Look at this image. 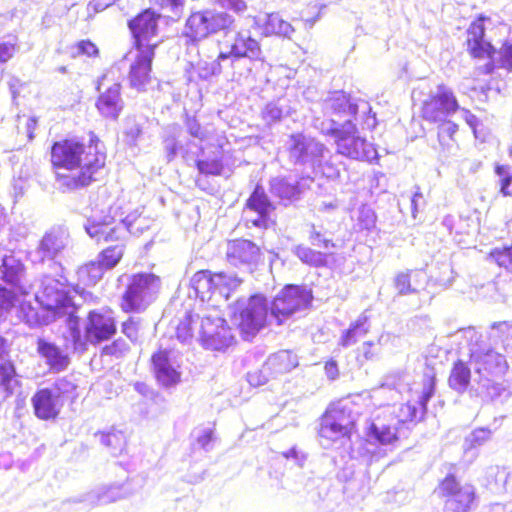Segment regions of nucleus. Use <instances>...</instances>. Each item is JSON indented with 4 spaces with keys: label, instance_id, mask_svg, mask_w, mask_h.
I'll use <instances>...</instances> for the list:
<instances>
[{
    "label": "nucleus",
    "instance_id": "f257e3e1",
    "mask_svg": "<svg viewBox=\"0 0 512 512\" xmlns=\"http://www.w3.org/2000/svg\"><path fill=\"white\" fill-rule=\"evenodd\" d=\"M324 118H316L314 127L334 139L337 153L354 160L372 161L377 158L373 144L361 137L352 116L360 109L370 112V104L356 100L342 91L333 92L322 103Z\"/></svg>",
    "mask_w": 512,
    "mask_h": 512
},
{
    "label": "nucleus",
    "instance_id": "f03ea898",
    "mask_svg": "<svg viewBox=\"0 0 512 512\" xmlns=\"http://www.w3.org/2000/svg\"><path fill=\"white\" fill-rule=\"evenodd\" d=\"M106 155L98 143L88 146L75 141L55 142L51 147V163L56 173L58 189L63 192L88 186L97 180L105 165Z\"/></svg>",
    "mask_w": 512,
    "mask_h": 512
},
{
    "label": "nucleus",
    "instance_id": "7ed1b4c3",
    "mask_svg": "<svg viewBox=\"0 0 512 512\" xmlns=\"http://www.w3.org/2000/svg\"><path fill=\"white\" fill-rule=\"evenodd\" d=\"M84 229L90 238L100 242H123L128 234L140 235L149 228L148 220L144 217L128 215L117 220L107 212H94L86 218Z\"/></svg>",
    "mask_w": 512,
    "mask_h": 512
},
{
    "label": "nucleus",
    "instance_id": "20e7f679",
    "mask_svg": "<svg viewBox=\"0 0 512 512\" xmlns=\"http://www.w3.org/2000/svg\"><path fill=\"white\" fill-rule=\"evenodd\" d=\"M453 342L459 349H468L470 364L478 378L502 375L508 368L505 357L491 348H486L481 343V335L474 327L458 330L451 335Z\"/></svg>",
    "mask_w": 512,
    "mask_h": 512
},
{
    "label": "nucleus",
    "instance_id": "39448f33",
    "mask_svg": "<svg viewBox=\"0 0 512 512\" xmlns=\"http://www.w3.org/2000/svg\"><path fill=\"white\" fill-rule=\"evenodd\" d=\"M67 280L45 278L43 289L36 294L37 303L43 305L57 318L63 315L68 316L70 336L74 342V349L82 346V335L78 327V318L75 316L77 310L70 296Z\"/></svg>",
    "mask_w": 512,
    "mask_h": 512
},
{
    "label": "nucleus",
    "instance_id": "423d86ee",
    "mask_svg": "<svg viewBox=\"0 0 512 512\" xmlns=\"http://www.w3.org/2000/svg\"><path fill=\"white\" fill-rule=\"evenodd\" d=\"M242 280L236 275L224 272L212 274L210 271L201 270L191 278V288L196 296L203 302H212L219 305L229 299L230 293L235 290Z\"/></svg>",
    "mask_w": 512,
    "mask_h": 512
},
{
    "label": "nucleus",
    "instance_id": "0eeeda50",
    "mask_svg": "<svg viewBox=\"0 0 512 512\" xmlns=\"http://www.w3.org/2000/svg\"><path fill=\"white\" fill-rule=\"evenodd\" d=\"M161 285L160 277L153 273H135L129 276L122 295V310L135 313L145 311L156 300Z\"/></svg>",
    "mask_w": 512,
    "mask_h": 512
},
{
    "label": "nucleus",
    "instance_id": "6e6552de",
    "mask_svg": "<svg viewBox=\"0 0 512 512\" xmlns=\"http://www.w3.org/2000/svg\"><path fill=\"white\" fill-rule=\"evenodd\" d=\"M231 317L244 339L254 337L267 323L269 307L262 295L239 299L231 308Z\"/></svg>",
    "mask_w": 512,
    "mask_h": 512
},
{
    "label": "nucleus",
    "instance_id": "1a4fd4ad",
    "mask_svg": "<svg viewBox=\"0 0 512 512\" xmlns=\"http://www.w3.org/2000/svg\"><path fill=\"white\" fill-rule=\"evenodd\" d=\"M286 148L290 162L313 172H321L330 153L324 144L302 133L290 135Z\"/></svg>",
    "mask_w": 512,
    "mask_h": 512
},
{
    "label": "nucleus",
    "instance_id": "9d476101",
    "mask_svg": "<svg viewBox=\"0 0 512 512\" xmlns=\"http://www.w3.org/2000/svg\"><path fill=\"white\" fill-rule=\"evenodd\" d=\"M354 421L346 405H330L320 418L318 434L321 445L329 448L334 443L349 438Z\"/></svg>",
    "mask_w": 512,
    "mask_h": 512
},
{
    "label": "nucleus",
    "instance_id": "9b49d317",
    "mask_svg": "<svg viewBox=\"0 0 512 512\" xmlns=\"http://www.w3.org/2000/svg\"><path fill=\"white\" fill-rule=\"evenodd\" d=\"M312 298V291L304 286H285L271 303L270 321L281 325L296 312L307 309Z\"/></svg>",
    "mask_w": 512,
    "mask_h": 512
},
{
    "label": "nucleus",
    "instance_id": "f8f14e48",
    "mask_svg": "<svg viewBox=\"0 0 512 512\" xmlns=\"http://www.w3.org/2000/svg\"><path fill=\"white\" fill-rule=\"evenodd\" d=\"M220 59L227 60L229 66L235 71L240 66L246 67L245 72H239V76L248 77L252 71L253 61H263L262 50L258 41L253 39L249 32H237L233 43L228 50H220Z\"/></svg>",
    "mask_w": 512,
    "mask_h": 512
},
{
    "label": "nucleus",
    "instance_id": "ddd939ff",
    "mask_svg": "<svg viewBox=\"0 0 512 512\" xmlns=\"http://www.w3.org/2000/svg\"><path fill=\"white\" fill-rule=\"evenodd\" d=\"M199 340L206 349L222 351L234 342V335L218 312L203 315L198 330Z\"/></svg>",
    "mask_w": 512,
    "mask_h": 512
},
{
    "label": "nucleus",
    "instance_id": "4468645a",
    "mask_svg": "<svg viewBox=\"0 0 512 512\" xmlns=\"http://www.w3.org/2000/svg\"><path fill=\"white\" fill-rule=\"evenodd\" d=\"M440 490L446 497L444 512H470L475 506V487L460 483L453 475L445 477L440 484Z\"/></svg>",
    "mask_w": 512,
    "mask_h": 512
},
{
    "label": "nucleus",
    "instance_id": "2eb2a0df",
    "mask_svg": "<svg viewBox=\"0 0 512 512\" xmlns=\"http://www.w3.org/2000/svg\"><path fill=\"white\" fill-rule=\"evenodd\" d=\"M154 56L153 45H146L144 48L131 50L125 55V59L130 61L128 82L131 88L138 92L146 90L147 85L151 81Z\"/></svg>",
    "mask_w": 512,
    "mask_h": 512
},
{
    "label": "nucleus",
    "instance_id": "dca6fc26",
    "mask_svg": "<svg viewBox=\"0 0 512 512\" xmlns=\"http://www.w3.org/2000/svg\"><path fill=\"white\" fill-rule=\"evenodd\" d=\"M459 108L453 91L445 85H439L429 99L424 101L422 116L430 122L444 121Z\"/></svg>",
    "mask_w": 512,
    "mask_h": 512
},
{
    "label": "nucleus",
    "instance_id": "f3484780",
    "mask_svg": "<svg viewBox=\"0 0 512 512\" xmlns=\"http://www.w3.org/2000/svg\"><path fill=\"white\" fill-rule=\"evenodd\" d=\"M116 333L113 311L110 309L91 310L85 325V340L91 344L110 339Z\"/></svg>",
    "mask_w": 512,
    "mask_h": 512
},
{
    "label": "nucleus",
    "instance_id": "a211bd4d",
    "mask_svg": "<svg viewBox=\"0 0 512 512\" xmlns=\"http://www.w3.org/2000/svg\"><path fill=\"white\" fill-rule=\"evenodd\" d=\"M69 338L72 339L70 335ZM82 342V346H79L77 350L85 349V341L83 339ZM36 350L39 356L44 359L49 369L56 373L67 369L70 364V350L76 351V349H74V342H72V348H70L67 343L57 345L56 343L41 337L36 341Z\"/></svg>",
    "mask_w": 512,
    "mask_h": 512
},
{
    "label": "nucleus",
    "instance_id": "6ab92c4d",
    "mask_svg": "<svg viewBox=\"0 0 512 512\" xmlns=\"http://www.w3.org/2000/svg\"><path fill=\"white\" fill-rule=\"evenodd\" d=\"M70 243L69 231L62 225L51 227L41 238L35 250L34 261L54 260Z\"/></svg>",
    "mask_w": 512,
    "mask_h": 512
},
{
    "label": "nucleus",
    "instance_id": "aec40b11",
    "mask_svg": "<svg viewBox=\"0 0 512 512\" xmlns=\"http://www.w3.org/2000/svg\"><path fill=\"white\" fill-rule=\"evenodd\" d=\"M226 256L228 262L236 267L251 270L261 258L258 245L247 239H235L227 244Z\"/></svg>",
    "mask_w": 512,
    "mask_h": 512
},
{
    "label": "nucleus",
    "instance_id": "412c9836",
    "mask_svg": "<svg viewBox=\"0 0 512 512\" xmlns=\"http://www.w3.org/2000/svg\"><path fill=\"white\" fill-rule=\"evenodd\" d=\"M130 481L123 483H112L102 485L90 491L83 496L79 502H84L88 506L106 505L112 502L125 499L135 493Z\"/></svg>",
    "mask_w": 512,
    "mask_h": 512
},
{
    "label": "nucleus",
    "instance_id": "4be33fe9",
    "mask_svg": "<svg viewBox=\"0 0 512 512\" xmlns=\"http://www.w3.org/2000/svg\"><path fill=\"white\" fill-rule=\"evenodd\" d=\"M162 146L168 163L177 156L188 159L191 147H198L194 142L186 139L181 127L177 124L169 125L165 128L162 136Z\"/></svg>",
    "mask_w": 512,
    "mask_h": 512
},
{
    "label": "nucleus",
    "instance_id": "5701e85b",
    "mask_svg": "<svg viewBox=\"0 0 512 512\" xmlns=\"http://www.w3.org/2000/svg\"><path fill=\"white\" fill-rule=\"evenodd\" d=\"M157 20V15L147 9L128 22L134 38L135 49L144 48L146 45L156 47V43H151V38L156 35Z\"/></svg>",
    "mask_w": 512,
    "mask_h": 512
},
{
    "label": "nucleus",
    "instance_id": "b1692460",
    "mask_svg": "<svg viewBox=\"0 0 512 512\" xmlns=\"http://www.w3.org/2000/svg\"><path fill=\"white\" fill-rule=\"evenodd\" d=\"M31 403L35 416L46 421L56 419L64 405V401L48 387L37 390Z\"/></svg>",
    "mask_w": 512,
    "mask_h": 512
},
{
    "label": "nucleus",
    "instance_id": "393cba45",
    "mask_svg": "<svg viewBox=\"0 0 512 512\" xmlns=\"http://www.w3.org/2000/svg\"><path fill=\"white\" fill-rule=\"evenodd\" d=\"M96 107L105 118L116 120L124 107L120 83H114L101 93L97 99Z\"/></svg>",
    "mask_w": 512,
    "mask_h": 512
},
{
    "label": "nucleus",
    "instance_id": "a878e982",
    "mask_svg": "<svg viewBox=\"0 0 512 512\" xmlns=\"http://www.w3.org/2000/svg\"><path fill=\"white\" fill-rule=\"evenodd\" d=\"M248 212H255L256 218L248 219L255 227H264L267 224L270 211L274 208L262 186L256 185L254 191L247 200Z\"/></svg>",
    "mask_w": 512,
    "mask_h": 512
},
{
    "label": "nucleus",
    "instance_id": "bb28decb",
    "mask_svg": "<svg viewBox=\"0 0 512 512\" xmlns=\"http://www.w3.org/2000/svg\"><path fill=\"white\" fill-rule=\"evenodd\" d=\"M311 177L302 178L299 181L286 178H274L270 182V192L281 200L293 201L299 199L308 183L312 182Z\"/></svg>",
    "mask_w": 512,
    "mask_h": 512
},
{
    "label": "nucleus",
    "instance_id": "cd10ccee",
    "mask_svg": "<svg viewBox=\"0 0 512 512\" xmlns=\"http://www.w3.org/2000/svg\"><path fill=\"white\" fill-rule=\"evenodd\" d=\"M485 28L481 21L473 22L467 30V46L476 58L491 57L495 53L493 46L484 40Z\"/></svg>",
    "mask_w": 512,
    "mask_h": 512
},
{
    "label": "nucleus",
    "instance_id": "c85d7f7f",
    "mask_svg": "<svg viewBox=\"0 0 512 512\" xmlns=\"http://www.w3.org/2000/svg\"><path fill=\"white\" fill-rule=\"evenodd\" d=\"M154 373L157 381L164 387H171L180 380V373L170 362L166 351H159L152 356Z\"/></svg>",
    "mask_w": 512,
    "mask_h": 512
},
{
    "label": "nucleus",
    "instance_id": "c756f323",
    "mask_svg": "<svg viewBox=\"0 0 512 512\" xmlns=\"http://www.w3.org/2000/svg\"><path fill=\"white\" fill-rule=\"evenodd\" d=\"M397 429L383 423L380 419L372 420L366 428V440L372 445H389L397 441Z\"/></svg>",
    "mask_w": 512,
    "mask_h": 512
},
{
    "label": "nucleus",
    "instance_id": "7c9ffc66",
    "mask_svg": "<svg viewBox=\"0 0 512 512\" xmlns=\"http://www.w3.org/2000/svg\"><path fill=\"white\" fill-rule=\"evenodd\" d=\"M20 317L29 327L47 325L56 319L52 312L37 302L35 305L23 302L20 306Z\"/></svg>",
    "mask_w": 512,
    "mask_h": 512
},
{
    "label": "nucleus",
    "instance_id": "2f4dec72",
    "mask_svg": "<svg viewBox=\"0 0 512 512\" xmlns=\"http://www.w3.org/2000/svg\"><path fill=\"white\" fill-rule=\"evenodd\" d=\"M256 24L261 26L265 35H278L290 37L294 28L290 23L283 20L278 13L265 14L256 18Z\"/></svg>",
    "mask_w": 512,
    "mask_h": 512
},
{
    "label": "nucleus",
    "instance_id": "473e14b6",
    "mask_svg": "<svg viewBox=\"0 0 512 512\" xmlns=\"http://www.w3.org/2000/svg\"><path fill=\"white\" fill-rule=\"evenodd\" d=\"M434 390L435 378L432 376H425L423 381V389L417 400V404L419 406L417 407L415 404L408 403L405 407L409 412L410 421H417L423 418L427 409V404L434 394Z\"/></svg>",
    "mask_w": 512,
    "mask_h": 512
},
{
    "label": "nucleus",
    "instance_id": "72a5a7b5",
    "mask_svg": "<svg viewBox=\"0 0 512 512\" xmlns=\"http://www.w3.org/2000/svg\"><path fill=\"white\" fill-rule=\"evenodd\" d=\"M370 330L369 317L362 313L347 330H345L339 340V344L345 348L356 344Z\"/></svg>",
    "mask_w": 512,
    "mask_h": 512
},
{
    "label": "nucleus",
    "instance_id": "f704fd0d",
    "mask_svg": "<svg viewBox=\"0 0 512 512\" xmlns=\"http://www.w3.org/2000/svg\"><path fill=\"white\" fill-rule=\"evenodd\" d=\"M185 29V34L194 41L207 37L210 34L207 10L191 14Z\"/></svg>",
    "mask_w": 512,
    "mask_h": 512
},
{
    "label": "nucleus",
    "instance_id": "c9c22d12",
    "mask_svg": "<svg viewBox=\"0 0 512 512\" xmlns=\"http://www.w3.org/2000/svg\"><path fill=\"white\" fill-rule=\"evenodd\" d=\"M473 382L476 383L471 385V392L485 400H495L500 397L505 389L501 384L496 383L490 377L474 378Z\"/></svg>",
    "mask_w": 512,
    "mask_h": 512
},
{
    "label": "nucleus",
    "instance_id": "e433bc0d",
    "mask_svg": "<svg viewBox=\"0 0 512 512\" xmlns=\"http://www.w3.org/2000/svg\"><path fill=\"white\" fill-rule=\"evenodd\" d=\"M275 377L287 373L295 368L298 363L296 356L288 350H281L266 360Z\"/></svg>",
    "mask_w": 512,
    "mask_h": 512
},
{
    "label": "nucleus",
    "instance_id": "4c0bfd02",
    "mask_svg": "<svg viewBox=\"0 0 512 512\" xmlns=\"http://www.w3.org/2000/svg\"><path fill=\"white\" fill-rule=\"evenodd\" d=\"M471 380V369L463 361L454 363L448 379L449 386L458 393H464Z\"/></svg>",
    "mask_w": 512,
    "mask_h": 512
},
{
    "label": "nucleus",
    "instance_id": "58836bf2",
    "mask_svg": "<svg viewBox=\"0 0 512 512\" xmlns=\"http://www.w3.org/2000/svg\"><path fill=\"white\" fill-rule=\"evenodd\" d=\"M292 253L303 263L315 268L327 266L328 254L316 251L305 245H296L292 248Z\"/></svg>",
    "mask_w": 512,
    "mask_h": 512
},
{
    "label": "nucleus",
    "instance_id": "ea45409f",
    "mask_svg": "<svg viewBox=\"0 0 512 512\" xmlns=\"http://www.w3.org/2000/svg\"><path fill=\"white\" fill-rule=\"evenodd\" d=\"M224 66H229V62L227 60L220 59V53L217 58L209 60V59H201L195 66V70L199 76V78L203 80H207L212 76L219 75L222 72Z\"/></svg>",
    "mask_w": 512,
    "mask_h": 512
},
{
    "label": "nucleus",
    "instance_id": "a19ab883",
    "mask_svg": "<svg viewBox=\"0 0 512 512\" xmlns=\"http://www.w3.org/2000/svg\"><path fill=\"white\" fill-rule=\"evenodd\" d=\"M106 270L95 260L81 266L77 271L78 280L84 285H95L104 275Z\"/></svg>",
    "mask_w": 512,
    "mask_h": 512
},
{
    "label": "nucleus",
    "instance_id": "79ce46f5",
    "mask_svg": "<svg viewBox=\"0 0 512 512\" xmlns=\"http://www.w3.org/2000/svg\"><path fill=\"white\" fill-rule=\"evenodd\" d=\"M490 338L500 341L507 353L512 352V324L508 322L493 323Z\"/></svg>",
    "mask_w": 512,
    "mask_h": 512
},
{
    "label": "nucleus",
    "instance_id": "37998d69",
    "mask_svg": "<svg viewBox=\"0 0 512 512\" xmlns=\"http://www.w3.org/2000/svg\"><path fill=\"white\" fill-rule=\"evenodd\" d=\"M100 442L109 450L110 454L115 457L122 453L126 445L125 436L121 431L101 433Z\"/></svg>",
    "mask_w": 512,
    "mask_h": 512
},
{
    "label": "nucleus",
    "instance_id": "c03bdc74",
    "mask_svg": "<svg viewBox=\"0 0 512 512\" xmlns=\"http://www.w3.org/2000/svg\"><path fill=\"white\" fill-rule=\"evenodd\" d=\"M492 430L488 428H477L474 429L471 433H469L464 439V452L468 454L472 452L476 448L484 445L487 441L491 439Z\"/></svg>",
    "mask_w": 512,
    "mask_h": 512
},
{
    "label": "nucleus",
    "instance_id": "a18cd8bd",
    "mask_svg": "<svg viewBox=\"0 0 512 512\" xmlns=\"http://www.w3.org/2000/svg\"><path fill=\"white\" fill-rule=\"evenodd\" d=\"M123 252V244L110 246L99 253L97 261L106 271L113 269L121 260Z\"/></svg>",
    "mask_w": 512,
    "mask_h": 512
},
{
    "label": "nucleus",
    "instance_id": "49530a36",
    "mask_svg": "<svg viewBox=\"0 0 512 512\" xmlns=\"http://www.w3.org/2000/svg\"><path fill=\"white\" fill-rule=\"evenodd\" d=\"M147 119L142 116L128 117L125 122L124 134L127 137L129 144L136 145L138 139L143 134Z\"/></svg>",
    "mask_w": 512,
    "mask_h": 512
},
{
    "label": "nucleus",
    "instance_id": "de8ad7c7",
    "mask_svg": "<svg viewBox=\"0 0 512 512\" xmlns=\"http://www.w3.org/2000/svg\"><path fill=\"white\" fill-rule=\"evenodd\" d=\"M207 16L210 34L229 29L234 22V18L223 11L207 10Z\"/></svg>",
    "mask_w": 512,
    "mask_h": 512
},
{
    "label": "nucleus",
    "instance_id": "09e8293b",
    "mask_svg": "<svg viewBox=\"0 0 512 512\" xmlns=\"http://www.w3.org/2000/svg\"><path fill=\"white\" fill-rule=\"evenodd\" d=\"M495 174L498 177L499 192L503 196H512V168L508 165L497 164Z\"/></svg>",
    "mask_w": 512,
    "mask_h": 512
},
{
    "label": "nucleus",
    "instance_id": "8fccbe9b",
    "mask_svg": "<svg viewBox=\"0 0 512 512\" xmlns=\"http://www.w3.org/2000/svg\"><path fill=\"white\" fill-rule=\"evenodd\" d=\"M195 317L199 319L198 315L186 311L184 317L179 321L176 327V337L180 342L187 343L193 338L192 324L195 322Z\"/></svg>",
    "mask_w": 512,
    "mask_h": 512
},
{
    "label": "nucleus",
    "instance_id": "3c124183",
    "mask_svg": "<svg viewBox=\"0 0 512 512\" xmlns=\"http://www.w3.org/2000/svg\"><path fill=\"white\" fill-rule=\"evenodd\" d=\"M76 387L72 377L65 376L58 378L49 389L53 390L55 395L64 401V398L70 397L75 392Z\"/></svg>",
    "mask_w": 512,
    "mask_h": 512
},
{
    "label": "nucleus",
    "instance_id": "603ef678",
    "mask_svg": "<svg viewBox=\"0 0 512 512\" xmlns=\"http://www.w3.org/2000/svg\"><path fill=\"white\" fill-rule=\"evenodd\" d=\"M490 256L500 267L512 272V245L496 247L491 251Z\"/></svg>",
    "mask_w": 512,
    "mask_h": 512
},
{
    "label": "nucleus",
    "instance_id": "864d4df0",
    "mask_svg": "<svg viewBox=\"0 0 512 512\" xmlns=\"http://www.w3.org/2000/svg\"><path fill=\"white\" fill-rule=\"evenodd\" d=\"M197 169L201 174L218 176L223 171V163L219 157L196 160Z\"/></svg>",
    "mask_w": 512,
    "mask_h": 512
},
{
    "label": "nucleus",
    "instance_id": "5fc2aeb1",
    "mask_svg": "<svg viewBox=\"0 0 512 512\" xmlns=\"http://www.w3.org/2000/svg\"><path fill=\"white\" fill-rule=\"evenodd\" d=\"M272 378H275V375L267 362H265L260 369L247 374L249 384L254 387L262 386Z\"/></svg>",
    "mask_w": 512,
    "mask_h": 512
},
{
    "label": "nucleus",
    "instance_id": "6e6d98bb",
    "mask_svg": "<svg viewBox=\"0 0 512 512\" xmlns=\"http://www.w3.org/2000/svg\"><path fill=\"white\" fill-rule=\"evenodd\" d=\"M411 272H400L394 279V285L400 295L416 293V286L411 284Z\"/></svg>",
    "mask_w": 512,
    "mask_h": 512
},
{
    "label": "nucleus",
    "instance_id": "4d7b16f0",
    "mask_svg": "<svg viewBox=\"0 0 512 512\" xmlns=\"http://www.w3.org/2000/svg\"><path fill=\"white\" fill-rule=\"evenodd\" d=\"M287 111L280 105L279 102L268 103L262 111V117L268 124L278 122Z\"/></svg>",
    "mask_w": 512,
    "mask_h": 512
},
{
    "label": "nucleus",
    "instance_id": "13d9d810",
    "mask_svg": "<svg viewBox=\"0 0 512 512\" xmlns=\"http://www.w3.org/2000/svg\"><path fill=\"white\" fill-rule=\"evenodd\" d=\"M140 318L129 317L128 320L122 323V333L129 338L132 342H136L139 337Z\"/></svg>",
    "mask_w": 512,
    "mask_h": 512
},
{
    "label": "nucleus",
    "instance_id": "bf43d9fd",
    "mask_svg": "<svg viewBox=\"0 0 512 512\" xmlns=\"http://www.w3.org/2000/svg\"><path fill=\"white\" fill-rule=\"evenodd\" d=\"M197 445L208 452L213 448L214 434L213 430L210 428H203L196 431L195 434Z\"/></svg>",
    "mask_w": 512,
    "mask_h": 512
},
{
    "label": "nucleus",
    "instance_id": "052dcab7",
    "mask_svg": "<svg viewBox=\"0 0 512 512\" xmlns=\"http://www.w3.org/2000/svg\"><path fill=\"white\" fill-rule=\"evenodd\" d=\"M14 374L15 370L12 364H0V386L3 387L7 394H12L11 382L13 381Z\"/></svg>",
    "mask_w": 512,
    "mask_h": 512
},
{
    "label": "nucleus",
    "instance_id": "680f3d73",
    "mask_svg": "<svg viewBox=\"0 0 512 512\" xmlns=\"http://www.w3.org/2000/svg\"><path fill=\"white\" fill-rule=\"evenodd\" d=\"M185 125L188 133L195 139L200 141L205 140L208 137V132L206 129L202 128L200 123L197 121L195 117H186Z\"/></svg>",
    "mask_w": 512,
    "mask_h": 512
},
{
    "label": "nucleus",
    "instance_id": "e2e57ef3",
    "mask_svg": "<svg viewBox=\"0 0 512 512\" xmlns=\"http://www.w3.org/2000/svg\"><path fill=\"white\" fill-rule=\"evenodd\" d=\"M358 224L361 229L371 230L376 224V215L369 207H362L359 210Z\"/></svg>",
    "mask_w": 512,
    "mask_h": 512
},
{
    "label": "nucleus",
    "instance_id": "0e129e2a",
    "mask_svg": "<svg viewBox=\"0 0 512 512\" xmlns=\"http://www.w3.org/2000/svg\"><path fill=\"white\" fill-rule=\"evenodd\" d=\"M309 241L313 246H321L325 249L330 247L334 248L335 244L331 239L325 238L320 231H318L314 224L311 225L309 232Z\"/></svg>",
    "mask_w": 512,
    "mask_h": 512
},
{
    "label": "nucleus",
    "instance_id": "69168bd1",
    "mask_svg": "<svg viewBox=\"0 0 512 512\" xmlns=\"http://www.w3.org/2000/svg\"><path fill=\"white\" fill-rule=\"evenodd\" d=\"M498 61L500 67L512 70V44L504 43L498 51Z\"/></svg>",
    "mask_w": 512,
    "mask_h": 512
},
{
    "label": "nucleus",
    "instance_id": "338daca9",
    "mask_svg": "<svg viewBox=\"0 0 512 512\" xmlns=\"http://www.w3.org/2000/svg\"><path fill=\"white\" fill-rule=\"evenodd\" d=\"M16 39L0 42V63L9 61L16 52Z\"/></svg>",
    "mask_w": 512,
    "mask_h": 512
},
{
    "label": "nucleus",
    "instance_id": "774afa93",
    "mask_svg": "<svg viewBox=\"0 0 512 512\" xmlns=\"http://www.w3.org/2000/svg\"><path fill=\"white\" fill-rule=\"evenodd\" d=\"M129 349L128 344L123 340H116L112 344L104 347L103 352L106 355L120 357Z\"/></svg>",
    "mask_w": 512,
    "mask_h": 512
}]
</instances>
